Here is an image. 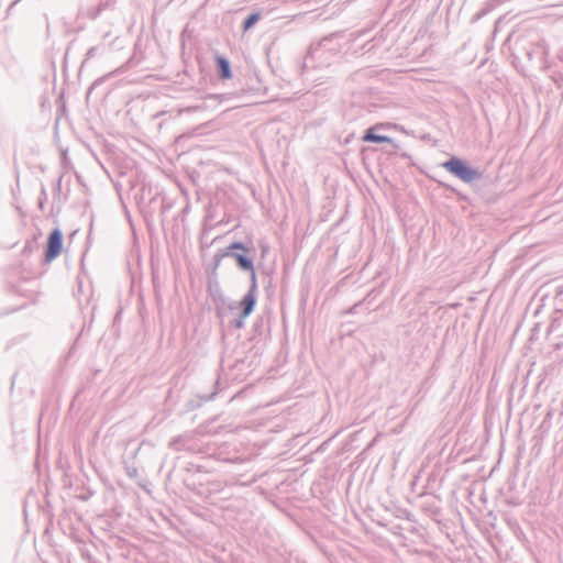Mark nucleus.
I'll return each instance as SVG.
<instances>
[{
    "mask_svg": "<svg viewBox=\"0 0 563 563\" xmlns=\"http://www.w3.org/2000/svg\"><path fill=\"white\" fill-rule=\"evenodd\" d=\"M442 167L453 176L467 184L482 177V173L478 169L471 167L463 159L456 156H452L450 159L445 161L442 164Z\"/></svg>",
    "mask_w": 563,
    "mask_h": 563,
    "instance_id": "f257e3e1",
    "label": "nucleus"
},
{
    "mask_svg": "<svg viewBox=\"0 0 563 563\" xmlns=\"http://www.w3.org/2000/svg\"><path fill=\"white\" fill-rule=\"evenodd\" d=\"M247 251L249 249L242 242H233L225 247L228 257L234 258L242 271H253L254 261L245 254Z\"/></svg>",
    "mask_w": 563,
    "mask_h": 563,
    "instance_id": "f03ea898",
    "label": "nucleus"
},
{
    "mask_svg": "<svg viewBox=\"0 0 563 563\" xmlns=\"http://www.w3.org/2000/svg\"><path fill=\"white\" fill-rule=\"evenodd\" d=\"M63 249V232L55 228L48 235L45 247V262L49 263L59 256Z\"/></svg>",
    "mask_w": 563,
    "mask_h": 563,
    "instance_id": "7ed1b4c3",
    "label": "nucleus"
},
{
    "mask_svg": "<svg viewBox=\"0 0 563 563\" xmlns=\"http://www.w3.org/2000/svg\"><path fill=\"white\" fill-rule=\"evenodd\" d=\"M249 272L251 273V285L242 300H243V305L245 306V312L252 313L256 306L257 282H256L255 268L253 267V271H249Z\"/></svg>",
    "mask_w": 563,
    "mask_h": 563,
    "instance_id": "20e7f679",
    "label": "nucleus"
},
{
    "mask_svg": "<svg viewBox=\"0 0 563 563\" xmlns=\"http://www.w3.org/2000/svg\"><path fill=\"white\" fill-rule=\"evenodd\" d=\"M331 42V36L323 37L319 43L311 44L308 54L305 58V65L309 63L310 59H313L314 57H321V54L323 49L327 48L328 44Z\"/></svg>",
    "mask_w": 563,
    "mask_h": 563,
    "instance_id": "39448f33",
    "label": "nucleus"
},
{
    "mask_svg": "<svg viewBox=\"0 0 563 563\" xmlns=\"http://www.w3.org/2000/svg\"><path fill=\"white\" fill-rule=\"evenodd\" d=\"M191 439H192V437L190 433L180 434V435L173 438L169 441L168 446H169V449L177 451V452L189 450L190 449L189 443H190Z\"/></svg>",
    "mask_w": 563,
    "mask_h": 563,
    "instance_id": "423d86ee",
    "label": "nucleus"
},
{
    "mask_svg": "<svg viewBox=\"0 0 563 563\" xmlns=\"http://www.w3.org/2000/svg\"><path fill=\"white\" fill-rule=\"evenodd\" d=\"M379 129L378 125L372 126L367 129L363 135V141L372 142V143H390L393 140L387 135H380L376 133V130Z\"/></svg>",
    "mask_w": 563,
    "mask_h": 563,
    "instance_id": "0eeeda50",
    "label": "nucleus"
},
{
    "mask_svg": "<svg viewBox=\"0 0 563 563\" xmlns=\"http://www.w3.org/2000/svg\"><path fill=\"white\" fill-rule=\"evenodd\" d=\"M217 70L222 79H230L232 78V70H231V64L228 58L223 56H217Z\"/></svg>",
    "mask_w": 563,
    "mask_h": 563,
    "instance_id": "6e6552de",
    "label": "nucleus"
},
{
    "mask_svg": "<svg viewBox=\"0 0 563 563\" xmlns=\"http://www.w3.org/2000/svg\"><path fill=\"white\" fill-rule=\"evenodd\" d=\"M241 308L240 316L231 321V325L235 329H242L244 327V320L251 314L245 312V306L243 305V300L239 303Z\"/></svg>",
    "mask_w": 563,
    "mask_h": 563,
    "instance_id": "1a4fd4ad",
    "label": "nucleus"
},
{
    "mask_svg": "<svg viewBox=\"0 0 563 563\" xmlns=\"http://www.w3.org/2000/svg\"><path fill=\"white\" fill-rule=\"evenodd\" d=\"M261 19L260 12H253L251 13L243 22L242 29L244 32L252 29Z\"/></svg>",
    "mask_w": 563,
    "mask_h": 563,
    "instance_id": "9d476101",
    "label": "nucleus"
},
{
    "mask_svg": "<svg viewBox=\"0 0 563 563\" xmlns=\"http://www.w3.org/2000/svg\"><path fill=\"white\" fill-rule=\"evenodd\" d=\"M496 7H498V3L495 0H487L485 2L484 8L476 13L475 19L478 20L483 18L484 15L493 11Z\"/></svg>",
    "mask_w": 563,
    "mask_h": 563,
    "instance_id": "9b49d317",
    "label": "nucleus"
},
{
    "mask_svg": "<svg viewBox=\"0 0 563 563\" xmlns=\"http://www.w3.org/2000/svg\"><path fill=\"white\" fill-rule=\"evenodd\" d=\"M223 257H228V254H225V249H221L214 254L213 262L216 268L220 265Z\"/></svg>",
    "mask_w": 563,
    "mask_h": 563,
    "instance_id": "f8f14e48",
    "label": "nucleus"
},
{
    "mask_svg": "<svg viewBox=\"0 0 563 563\" xmlns=\"http://www.w3.org/2000/svg\"><path fill=\"white\" fill-rule=\"evenodd\" d=\"M112 75H113V73H109L106 76H102V77L98 78L97 80H95V82L92 84V86L90 87L88 92H90L98 85L102 84L107 78L111 77Z\"/></svg>",
    "mask_w": 563,
    "mask_h": 563,
    "instance_id": "ddd939ff",
    "label": "nucleus"
},
{
    "mask_svg": "<svg viewBox=\"0 0 563 563\" xmlns=\"http://www.w3.org/2000/svg\"><path fill=\"white\" fill-rule=\"evenodd\" d=\"M97 51H98V47L97 46H92L90 47L87 53H86V58H85V62L90 59V58H93L96 55H97Z\"/></svg>",
    "mask_w": 563,
    "mask_h": 563,
    "instance_id": "4468645a",
    "label": "nucleus"
},
{
    "mask_svg": "<svg viewBox=\"0 0 563 563\" xmlns=\"http://www.w3.org/2000/svg\"><path fill=\"white\" fill-rule=\"evenodd\" d=\"M199 109H200V107H198V106L187 107L186 109H180L179 113H183V112H195V111H198Z\"/></svg>",
    "mask_w": 563,
    "mask_h": 563,
    "instance_id": "2eb2a0df",
    "label": "nucleus"
},
{
    "mask_svg": "<svg viewBox=\"0 0 563 563\" xmlns=\"http://www.w3.org/2000/svg\"><path fill=\"white\" fill-rule=\"evenodd\" d=\"M214 395H216V393L211 394L210 396L205 397L203 399L211 400V399H213Z\"/></svg>",
    "mask_w": 563,
    "mask_h": 563,
    "instance_id": "dca6fc26",
    "label": "nucleus"
},
{
    "mask_svg": "<svg viewBox=\"0 0 563 563\" xmlns=\"http://www.w3.org/2000/svg\"><path fill=\"white\" fill-rule=\"evenodd\" d=\"M14 382H15V375H13V377H12V380H11V388H13V386H14Z\"/></svg>",
    "mask_w": 563,
    "mask_h": 563,
    "instance_id": "f3484780",
    "label": "nucleus"
},
{
    "mask_svg": "<svg viewBox=\"0 0 563 563\" xmlns=\"http://www.w3.org/2000/svg\"><path fill=\"white\" fill-rule=\"evenodd\" d=\"M128 474H129V476H133L134 474H136V471H135V470H134V471H131V472H129Z\"/></svg>",
    "mask_w": 563,
    "mask_h": 563,
    "instance_id": "a211bd4d",
    "label": "nucleus"
},
{
    "mask_svg": "<svg viewBox=\"0 0 563 563\" xmlns=\"http://www.w3.org/2000/svg\"><path fill=\"white\" fill-rule=\"evenodd\" d=\"M128 474H129V476H133L134 474H136V471H135V470H134V471H131V472H129Z\"/></svg>",
    "mask_w": 563,
    "mask_h": 563,
    "instance_id": "6ab92c4d",
    "label": "nucleus"
},
{
    "mask_svg": "<svg viewBox=\"0 0 563 563\" xmlns=\"http://www.w3.org/2000/svg\"><path fill=\"white\" fill-rule=\"evenodd\" d=\"M44 197L46 196V191H45V188L43 187L42 188V192H41Z\"/></svg>",
    "mask_w": 563,
    "mask_h": 563,
    "instance_id": "aec40b11",
    "label": "nucleus"
},
{
    "mask_svg": "<svg viewBox=\"0 0 563 563\" xmlns=\"http://www.w3.org/2000/svg\"><path fill=\"white\" fill-rule=\"evenodd\" d=\"M60 181H62V177H59L58 181H57V187L59 188L60 187Z\"/></svg>",
    "mask_w": 563,
    "mask_h": 563,
    "instance_id": "412c9836",
    "label": "nucleus"
},
{
    "mask_svg": "<svg viewBox=\"0 0 563 563\" xmlns=\"http://www.w3.org/2000/svg\"><path fill=\"white\" fill-rule=\"evenodd\" d=\"M229 308H230V309H234V308H235V305H234V303H230V305H229Z\"/></svg>",
    "mask_w": 563,
    "mask_h": 563,
    "instance_id": "4be33fe9",
    "label": "nucleus"
},
{
    "mask_svg": "<svg viewBox=\"0 0 563 563\" xmlns=\"http://www.w3.org/2000/svg\"><path fill=\"white\" fill-rule=\"evenodd\" d=\"M495 1H496V2L498 3V5H499V4H500V3H503L505 0H495Z\"/></svg>",
    "mask_w": 563,
    "mask_h": 563,
    "instance_id": "5701e85b",
    "label": "nucleus"
}]
</instances>
